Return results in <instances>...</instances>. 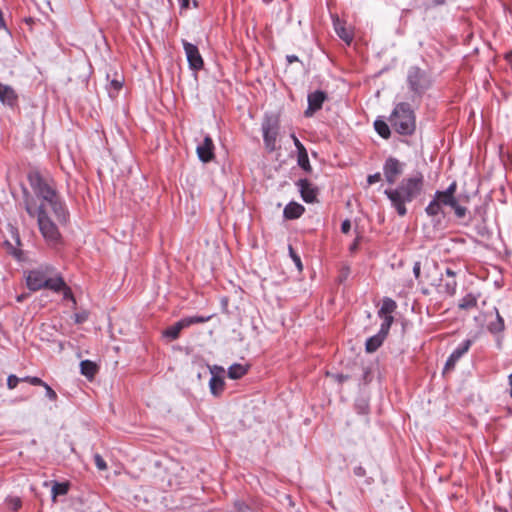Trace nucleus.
Returning a JSON list of instances; mask_svg holds the SVG:
<instances>
[{
    "instance_id": "obj_21",
    "label": "nucleus",
    "mask_w": 512,
    "mask_h": 512,
    "mask_svg": "<svg viewBox=\"0 0 512 512\" xmlns=\"http://www.w3.org/2000/svg\"><path fill=\"white\" fill-rule=\"evenodd\" d=\"M387 335L382 334V332H378L376 335L367 339L365 348L368 353L375 352L384 342Z\"/></svg>"
},
{
    "instance_id": "obj_31",
    "label": "nucleus",
    "mask_w": 512,
    "mask_h": 512,
    "mask_svg": "<svg viewBox=\"0 0 512 512\" xmlns=\"http://www.w3.org/2000/svg\"><path fill=\"white\" fill-rule=\"evenodd\" d=\"M489 330L493 333L501 332L504 329L503 319L500 317L499 313H496V321L491 322L488 326Z\"/></svg>"
},
{
    "instance_id": "obj_57",
    "label": "nucleus",
    "mask_w": 512,
    "mask_h": 512,
    "mask_svg": "<svg viewBox=\"0 0 512 512\" xmlns=\"http://www.w3.org/2000/svg\"><path fill=\"white\" fill-rule=\"evenodd\" d=\"M371 480H372V478H368V479H366V481H365V482H366L367 484H370V483H371Z\"/></svg>"
},
{
    "instance_id": "obj_35",
    "label": "nucleus",
    "mask_w": 512,
    "mask_h": 512,
    "mask_svg": "<svg viewBox=\"0 0 512 512\" xmlns=\"http://www.w3.org/2000/svg\"><path fill=\"white\" fill-rule=\"evenodd\" d=\"M327 376L331 377L334 381H336L339 384H342L349 379L348 375L342 373H327Z\"/></svg>"
},
{
    "instance_id": "obj_10",
    "label": "nucleus",
    "mask_w": 512,
    "mask_h": 512,
    "mask_svg": "<svg viewBox=\"0 0 512 512\" xmlns=\"http://www.w3.org/2000/svg\"><path fill=\"white\" fill-rule=\"evenodd\" d=\"M403 166L404 164L398 159L394 157L387 158L383 166L385 180L391 185L394 184L403 173Z\"/></svg>"
},
{
    "instance_id": "obj_14",
    "label": "nucleus",
    "mask_w": 512,
    "mask_h": 512,
    "mask_svg": "<svg viewBox=\"0 0 512 512\" xmlns=\"http://www.w3.org/2000/svg\"><path fill=\"white\" fill-rule=\"evenodd\" d=\"M448 205V189L442 192H437V198L434 199L426 208L428 215L437 216L438 214L444 215L443 206Z\"/></svg>"
},
{
    "instance_id": "obj_2",
    "label": "nucleus",
    "mask_w": 512,
    "mask_h": 512,
    "mask_svg": "<svg viewBox=\"0 0 512 512\" xmlns=\"http://www.w3.org/2000/svg\"><path fill=\"white\" fill-rule=\"evenodd\" d=\"M423 188V177L417 175L404 178L396 188H389L384 194L390 200L392 207L399 216L407 214L406 204L418 197Z\"/></svg>"
},
{
    "instance_id": "obj_1",
    "label": "nucleus",
    "mask_w": 512,
    "mask_h": 512,
    "mask_svg": "<svg viewBox=\"0 0 512 512\" xmlns=\"http://www.w3.org/2000/svg\"><path fill=\"white\" fill-rule=\"evenodd\" d=\"M28 180L35 195L45 204V210L49 206L59 222H66L68 212L61 201L55 187L49 184L39 172L30 173Z\"/></svg>"
},
{
    "instance_id": "obj_55",
    "label": "nucleus",
    "mask_w": 512,
    "mask_h": 512,
    "mask_svg": "<svg viewBox=\"0 0 512 512\" xmlns=\"http://www.w3.org/2000/svg\"><path fill=\"white\" fill-rule=\"evenodd\" d=\"M25 296L24 295H20L17 297V301L18 302H22L24 300Z\"/></svg>"
},
{
    "instance_id": "obj_28",
    "label": "nucleus",
    "mask_w": 512,
    "mask_h": 512,
    "mask_svg": "<svg viewBox=\"0 0 512 512\" xmlns=\"http://www.w3.org/2000/svg\"><path fill=\"white\" fill-rule=\"evenodd\" d=\"M68 491L69 484L67 482H54L51 489L53 500H55L59 495H66Z\"/></svg>"
},
{
    "instance_id": "obj_5",
    "label": "nucleus",
    "mask_w": 512,
    "mask_h": 512,
    "mask_svg": "<svg viewBox=\"0 0 512 512\" xmlns=\"http://www.w3.org/2000/svg\"><path fill=\"white\" fill-rule=\"evenodd\" d=\"M280 123L276 116H266L262 123L263 141L270 152L276 150V141L279 134Z\"/></svg>"
},
{
    "instance_id": "obj_12",
    "label": "nucleus",
    "mask_w": 512,
    "mask_h": 512,
    "mask_svg": "<svg viewBox=\"0 0 512 512\" xmlns=\"http://www.w3.org/2000/svg\"><path fill=\"white\" fill-rule=\"evenodd\" d=\"M327 98V93L322 90H316L309 93L307 96L308 107L304 111L305 117H312L317 111H319Z\"/></svg>"
},
{
    "instance_id": "obj_43",
    "label": "nucleus",
    "mask_w": 512,
    "mask_h": 512,
    "mask_svg": "<svg viewBox=\"0 0 512 512\" xmlns=\"http://www.w3.org/2000/svg\"><path fill=\"white\" fill-rule=\"evenodd\" d=\"M292 139H293V142H294V145L297 149V153L298 152H302V151H305L306 148L304 147V145L300 142V140L295 136V134H292Z\"/></svg>"
},
{
    "instance_id": "obj_3",
    "label": "nucleus",
    "mask_w": 512,
    "mask_h": 512,
    "mask_svg": "<svg viewBox=\"0 0 512 512\" xmlns=\"http://www.w3.org/2000/svg\"><path fill=\"white\" fill-rule=\"evenodd\" d=\"M25 210L31 217L37 216L39 230L48 245L56 247L61 243V234L57 225L49 218L44 203L36 207L31 200L26 199Z\"/></svg>"
},
{
    "instance_id": "obj_19",
    "label": "nucleus",
    "mask_w": 512,
    "mask_h": 512,
    "mask_svg": "<svg viewBox=\"0 0 512 512\" xmlns=\"http://www.w3.org/2000/svg\"><path fill=\"white\" fill-rule=\"evenodd\" d=\"M455 186V183L450 184V208L454 209L457 218L465 219L467 216V208L454 199L453 193Z\"/></svg>"
},
{
    "instance_id": "obj_7",
    "label": "nucleus",
    "mask_w": 512,
    "mask_h": 512,
    "mask_svg": "<svg viewBox=\"0 0 512 512\" xmlns=\"http://www.w3.org/2000/svg\"><path fill=\"white\" fill-rule=\"evenodd\" d=\"M407 82L411 91L416 94L424 93L431 84L430 78L426 71L417 66H412L408 70Z\"/></svg>"
},
{
    "instance_id": "obj_56",
    "label": "nucleus",
    "mask_w": 512,
    "mask_h": 512,
    "mask_svg": "<svg viewBox=\"0 0 512 512\" xmlns=\"http://www.w3.org/2000/svg\"><path fill=\"white\" fill-rule=\"evenodd\" d=\"M357 248V242L355 241L352 245H351V250H354Z\"/></svg>"
},
{
    "instance_id": "obj_26",
    "label": "nucleus",
    "mask_w": 512,
    "mask_h": 512,
    "mask_svg": "<svg viewBox=\"0 0 512 512\" xmlns=\"http://www.w3.org/2000/svg\"><path fill=\"white\" fill-rule=\"evenodd\" d=\"M248 372V366L235 363L228 368V377L230 379H240Z\"/></svg>"
},
{
    "instance_id": "obj_41",
    "label": "nucleus",
    "mask_w": 512,
    "mask_h": 512,
    "mask_svg": "<svg viewBox=\"0 0 512 512\" xmlns=\"http://www.w3.org/2000/svg\"><path fill=\"white\" fill-rule=\"evenodd\" d=\"M381 180V174L379 172L369 175L367 177V182L369 185L375 184Z\"/></svg>"
},
{
    "instance_id": "obj_37",
    "label": "nucleus",
    "mask_w": 512,
    "mask_h": 512,
    "mask_svg": "<svg viewBox=\"0 0 512 512\" xmlns=\"http://www.w3.org/2000/svg\"><path fill=\"white\" fill-rule=\"evenodd\" d=\"M20 382V378H18L16 375L11 374L7 378V387L9 389H14L17 387L18 383Z\"/></svg>"
},
{
    "instance_id": "obj_45",
    "label": "nucleus",
    "mask_w": 512,
    "mask_h": 512,
    "mask_svg": "<svg viewBox=\"0 0 512 512\" xmlns=\"http://www.w3.org/2000/svg\"><path fill=\"white\" fill-rule=\"evenodd\" d=\"M111 88L117 93L122 88V82L118 79H114L110 82Z\"/></svg>"
},
{
    "instance_id": "obj_46",
    "label": "nucleus",
    "mask_w": 512,
    "mask_h": 512,
    "mask_svg": "<svg viewBox=\"0 0 512 512\" xmlns=\"http://www.w3.org/2000/svg\"><path fill=\"white\" fill-rule=\"evenodd\" d=\"M235 509L237 512H246L248 510V505H246L244 502L237 501L235 502Z\"/></svg>"
},
{
    "instance_id": "obj_17",
    "label": "nucleus",
    "mask_w": 512,
    "mask_h": 512,
    "mask_svg": "<svg viewBox=\"0 0 512 512\" xmlns=\"http://www.w3.org/2000/svg\"><path fill=\"white\" fill-rule=\"evenodd\" d=\"M333 26L338 37L349 45L353 40L352 31L346 27L345 23L341 21L339 17L333 19Z\"/></svg>"
},
{
    "instance_id": "obj_39",
    "label": "nucleus",
    "mask_w": 512,
    "mask_h": 512,
    "mask_svg": "<svg viewBox=\"0 0 512 512\" xmlns=\"http://www.w3.org/2000/svg\"><path fill=\"white\" fill-rule=\"evenodd\" d=\"M61 292H63V298L72 300L74 303H76V300L73 296L71 288L66 284L63 289H61Z\"/></svg>"
},
{
    "instance_id": "obj_27",
    "label": "nucleus",
    "mask_w": 512,
    "mask_h": 512,
    "mask_svg": "<svg viewBox=\"0 0 512 512\" xmlns=\"http://www.w3.org/2000/svg\"><path fill=\"white\" fill-rule=\"evenodd\" d=\"M374 128H375L376 132L384 139H388L391 135L390 128L384 120H381V119L375 120Z\"/></svg>"
},
{
    "instance_id": "obj_23",
    "label": "nucleus",
    "mask_w": 512,
    "mask_h": 512,
    "mask_svg": "<svg viewBox=\"0 0 512 512\" xmlns=\"http://www.w3.org/2000/svg\"><path fill=\"white\" fill-rule=\"evenodd\" d=\"M397 309V303L395 300L389 297H384L382 299V305L378 311V316L383 317L386 315H392Z\"/></svg>"
},
{
    "instance_id": "obj_58",
    "label": "nucleus",
    "mask_w": 512,
    "mask_h": 512,
    "mask_svg": "<svg viewBox=\"0 0 512 512\" xmlns=\"http://www.w3.org/2000/svg\"><path fill=\"white\" fill-rule=\"evenodd\" d=\"M510 380H512V374L510 375Z\"/></svg>"
},
{
    "instance_id": "obj_44",
    "label": "nucleus",
    "mask_w": 512,
    "mask_h": 512,
    "mask_svg": "<svg viewBox=\"0 0 512 512\" xmlns=\"http://www.w3.org/2000/svg\"><path fill=\"white\" fill-rule=\"evenodd\" d=\"M29 384H31L33 386H41L42 387V385H45V382L39 377L32 376L31 379H29Z\"/></svg>"
},
{
    "instance_id": "obj_6",
    "label": "nucleus",
    "mask_w": 512,
    "mask_h": 512,
    "mask_svg": "<svg viewBox=\"0 0 512 512\" xmlns=\"http://www.w3.org/2000/svg\"><path fill=\"white\" fill-rule=\"evenodd\" d=\"M211 319V316H191L185 317L177 321L175 324L167 327L163 332V337L169 339L170 341L177 340L180 336V333L183 329L193 325L205 323Z\"/></svg>"
},
{
    "instance_id": "obj_16",
    "label": "nucleus",
    "mask_w": 512,
    "mask_h": 512,
    "mask_svg": "<svg viewBox=\"0 0 512 512\" xmlns=\"http://www.w3.org/2000/svg\"><path fill=\"white\" fill-rule=\"evenodd\" d=\"M305 212V207L298 202H289L284 210L283 217L287 220H295L300 218Z\"/></svg>"
},
{
    "instance_id": "obj_33",
    "label": "nucleus",
    "mask_w": 512,
    "mask_h": 512,
    "mask_svg": "<svg viewBox=\"0 0 512 512\" xmlns=\"http://www.w3.org/2000/svg\"><path fill=\"white\" fill-rule=\"evenodd\" d=\"M93 458H94V463H95L96 467L100 471H104L107 469V464L100 454H98V453L94 454Z\"/></svg>"
},
{
    "instance_id": "obj_11",
    "label": "nucleus",
    "mask_w": 512,
    "mask_h": 512,
    "mask_svg": "<svg viewBox=\"0 0 512 512\" xmlns=\"http://www.w3.org/2000/svg\"><path fill=\"white\" fill-rule=\"evenodd\" d=\"M296 186L299 188V192L301 198L306 203H316L318 202V194L319 189L317 186L313 185L308 179L303 178L299 179L296 182Z\"/></svg>"
},
{
    "instance_id": "obj_54",
    "label": "nucleus",
    "mask_w": 512,
    "mask_h": 512,
    "mask_svg": "<svg viewBox=\"0 0 512 512\" xmlns=\"http://www.w3.org/2000/svg\"><path fill=\"white\" fill-rule=\"evenodd\" d=\"M32 376H26L24 378H20V381L29 383V379H31Z\"/></svg>"
},
{
    "instance_id": "obj_32",
    "label": "nucleus",
    "mask_w": 512,
    "mask_h": 512,
    "mask_svg": "<svg viewBox=\"0 0 512 512\" xmlns=\"http://www.w3.org/2000/svg\"><path fill=\"white\" fill-rule=\"evenodd\" d=\"M288 250H289V255L292 258V260H293L294 264L296 265L297 269L299 271H302L303 265H302L300 256L296 253V251L294 250L292 245H289Z\"/></svg>"
},
{
    "instance_id": "obj_22",
    "label": "nucleus",
    "mask_w": 512,
    "mask_h": 512,
    "mask_svg": "<svg viewBox=\"0 0 512 512\" xmlns=\"http://www.w3.org/2000/svg\"><path fill=\"white\" fill-rule=\"evenodd\" d=\"M470 346L471 340L465 339L458 345L457 348L453 350V352L450 354V368L462 355L468 352Z\"/></svg>"
},
{
    "instance_id": "obj_48",
    "label": "nucleus",
    "mask_w": 512,
    "mask_h": 512,
    "mask_svg": "<svg viewBox=\"0 0 512 512\" xmlns=\"http://www.w3.org/2000/svg\"><path fill=\"white\" fill-rule=\"evenodd\" d=\"M11 509L15 512L21 507V500L19 498H14L11 501Z\"/></svg>"
},
{
    "instance_id": "obj_47",
    "label": "nucleus",
    "mask_w": 512,
    "mask_h": 512,
    "mask_svg": "<svg viewBox=\"0 0 512 512\" xmlns=\"http://www.w3.org/2000/svg\"><path fill=\"white\" fill-rule=\"evenodd\" d=\"M350 229H351V222L348 219L344 220L341 224V231L343 233L347 234L350 231Z\"/></svg>"
},
{
    "instance_id": "obj_38",
    "label": "nucleus",
    "mask_w": 512,
    "mask_h": 512,
    "mask_svg": "<svg viewBox=\"0 0 512 512\" xmlns=\"http://www.w3.org/2000/svg\"><path fill=\"white\" fill-rule=\"evenodd\" d=\"M356 409L359 414L366 415L369 411V405L366 401L362 400L356 404Z\"/></svg>"
},
{
    "instance_id": "obj_18",
    "label": "nucleus",
    "mask_w": 512,
    "mask_h": 512,
    "mask_svg": "<svg viewBox=\"0 0 512 512\" xmlns=\"http://www.w3.org/2000/svg\"><path fill=\"white\" fill-rule=\"evenodd\" d=\"M0 101L13 107L17 104L18 96L11 86L0 83Z\"/></svg>"
},
{
    "instance_id": "obj_36",
    "label": "nucleus",
    "mask_w": 512,
    "mask_h": 512,
    "mask_svg": "<svg viewBox=\"0 0 512 512\" xmlns=\"http://www.w3.org/2000/svg\"><path fill=\"white\" fill-rule=\"evenodd\" d=\"M42 387L45 389L46 397L51 401L57 400V394L56 392L45 382V385H42Z\"/></svg>"
},
{
    "instance_id": "obj_15",
    "label": "nucleus",
    "mask_w": 512,
    "mask_h": 512,
    "mask_svg": "<svg viewBox=\"0 0 512 512\" xmlns=\"http://www.w3.org/2000/svg\"><path fill=\"white\" fill-rule=\"evenodd\" d=\"M478 297L472 293L466 294L461 298L456 305V312L460 316H464L466 313L474 310L477 306Z\"/></svg>"
},
{
    "instance_id": "obj_13",
    "label": "nucleus",
    "mask_w": 512,
    "mask_h": 512,
    "mask_svg": "<svg viewBox=\"0 0 512 512\" xmlns=\"http://www.w3.org/2000/svg\"><path fill=\"white\" fill-rule=\"evenodd\" d=\"M214 149L212 138L209 135L205 136L203 142L196 149L199 160L203 163L211 162L215 157Z\"/></svg>"
},
{
    "instance_id": "obj_49",
    "label": "nucleus",
    "mask_w": 512,
    "mask_h": 512,
    "mask_svg": "<svg viewBox=\"0 0 512 512\" xmlns=\"http://www.w3.org/2000/svg\"><path fill=\"white\" fill-rule=\"evenodd\" d=\"M286 60H287V62H288L289 64H292V63H294V62H298V61H299V58H298V56H296V55H287V56H286Z\"/></svg>"
},
{
    "instance_id": "obj_4",
    "label": "nucleus",
    "mask_w": 512,
    "mask_h": 512,
    "mask_svg": "<svg viewBox=\"0 0 512 512\" xmlns=\"http://www.w3.org/2000/svg\"><path fill=\"white\" fill-rule=\"evenodd\" d=\"M390 124L401 135H411L415 131L414 111L408 103H399L390 116Z\"/></svg>"
},
{
    "instance_id": "obj_40",
    "label": "nucleus",
    "mask_w": 512,
    "mask_h": 512,
    "mask_svg": "<svg viewBox=\"0 0 512 512\" xmlns=\"http://www.w3.org/2000/svg\"><path fill=\"white\" fill-rule=\"evenodd\" d=\"M413 273H414L415 278L418 280V282H422V279H421V263L419 261L414 263Z\"/></svg>"
},
{
    "instance_id": "obj_50",
    "label": "nucleus",
    "mask_w": 512,
    "mask_h": 512,
    "mask_svg": "<svg viewBox=\"0 0 512 512\" xmlns=\"http://www.w3.org/2000/svg\"><path fill=\"white\" fill-rule=\"evenodd\" d=\"M0 29L7 30L6 23H5V20H4V15H3V12H2L1 9H0Z\"/></svg>"
},
{
    "instance_id": "obj_9",
    "label": "nucleus",
    "mask_w": 512,
    "mask_h": 512,
    "mask_svg": "<svg viewBox=\"0 0 512 512\" xmlns=\"http://www.w3.org/2000/svg\"><path fill=\"white\" fill-rule=\"evenodd\" d=\"M183 48L186 54L189 68L193 71H200L204 67L203 58L196 45L182 40Z\"/></svg>"
},
{
    "instance_id": "obj_30",
    "label": "nucleus",
    "mask_w": 512,
    "mask_h": 512,
    "mask_svg": "<svg viewBox=\"0 0 512 512\" xmlns=\"http://www.w3.org/2000/svg\"><path fill=\"white\" fill-rule=\"evenodd\" d=\"M381 318L383 319V322L379 331L382 332V334L388 335L391 325L394 322V317L392 315H386Z\"/></svg>"
},
{
    "instance_id": "obj_8",
    "label": "nucleus",
    "mask_w": 512,
    "mask_h": 512,
    "mask_svg": "<svg viewBox=\"0 0 512 512\" xmlns=\"http://www.w3.org/2000/svg\"><path fill=\"white\" fill-rule=\"evenodd\" d=\"M54 268L51 266L39 267L27 272L26 284L29 290L38 291L47 284V277L53 275Z\"/></svg>"
},
{
    "instance_id": "obj_34",
    "label": "nucleus",
    "mask_w": 512,
    "mask_h": 512,
    "mask_svg": "<svg viewBox=\"0 0 512 512\" xmlns=\"http://www.w3.org/2000/svg\"><path fill=\"white\" fill-rule=\"evenodd\" d=\"M89 313L87 311H81L74 314V322L76 324H82L88 320Z\"/></svg>"
},
{
    "instance_id": "obj_51",
    "label": "nucleus",
    "mask_w": 512,
    "mask_h": 512,
    "mask_svg": "<svg viewBox=\"0 0 512 512\" xmlns=\"http://www.w3.org/2000/svg\"><path fill=\"white\" fill-rule=\"evenodd\" d=\"M506 58H507V60H508V62L510 64V67L512 69V53L507 54Z\"/></svg>"
},
{
    "instance_id": "obj_52",
    "label": "nucleus",
    "mask_w": 512,
    "mask_h": 512,
    "mask_svg": "<svg viewBox=\"0 0 512 512\" xmlns=\"http://www.w3.org/2000/svg\"><path fill=\"white\" fill-rule=\"evenodd\" d=\"M433 3L435 5H443L445 3V0H433Z\"/></svg>"
},
{
    "instance_id": "obj_29",
    "label": "nucleus",
    "mask_w": 512,
    "mask_h": 512,
    "mask_svg": "<svg viewBox=\"0 0 512 512\" xmlns=\"http://www.w3.org/2000/svg\"><path fill=\"white\" fill-rule=\"evenodd\" d=\"M297 163L305 172L312 171L307 150L297 153Z\"/></svg>"
},
{
    "instance_id": "obj_24",
    "label": "nucleus",
    "mask_w": 512,
    "mask_h": 512,
    "mask_svg": "<svg viewBox=\"0 0 512 512\" xmlns=\"http://www.w3.org/2000/svg\"><path fill=\"white\" fill-rule=\"evenodd\" d=\"M65 285V281L60 275H57L55 277L49 275L47 277V284H45L44 288L49 289L53 292H61V289H63Z\"/></svg>"
},
{
    "instance_id": "obj_20",
    "label": "nucleus",
    "mask_w": 512,
    "mask_h": 512,
    "mask_svg": "<svg viewBox=\"0 0 512 512\" xmlns=\"http://www.w3.org/2000/svg\"><path fill=\"white\" fill-rule=\"evenodd\" d=\"M98 366L95 362L90 360H83L80 363V372L87 379L92 380L98 373Z\"/></svg>"
},
{
    "instance_id": "obj_42",
    "label": "nucleus",
    "mask_w": 512,
    "mask_h": 512,
    "mask_svg": "<svg viewBox=\"0 0 512 512\" xmlns=\"http://www.w3.org/2000/svg\"><path fill=\"white\" fill-rule=\"evenodd\" d=\"M353 472H354V475L357 477H366V475H367L366 469L361 465L356 466L354 468Z\"/></svg>"
},
{
    "instance_id": "obj_25",
    "label": "nucleus",
    "mask_w": 512,
    "mask_h": 512,
    "mask_svg": "<svg viewBox=\"0 0 512 512\" xmlns=\"http://www.w3.org/2000/svg\"><path fill=\"white\" fill-rule=\"evenodd\" d=\"M210 391L214 396H219L225 387L224 379L218 375H212L209 381Z\"/></svg>"
},
{
    "instance_id": "obj_53",
    "label": "nucleus",
    "mask_w": 512,
    "mask_h": 512,
    "mask_svg": "<svg viewBox=\"0 0 512 512\" xmlns=\"http://www.w3.org/2000/svg\"><path fill=\"white\" fill-rule=\"evenodd\" d=\"M447 371H448V359H447V360H446V362L444 363V366H443V374H445Z\"/></svg>"
}]
</instances>
